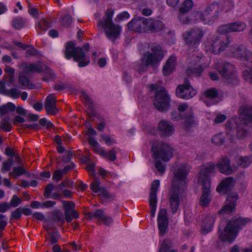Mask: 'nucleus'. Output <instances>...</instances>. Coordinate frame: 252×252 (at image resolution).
<instances>
[{
	"label": "nucleus",
	"mask_w": 252,
	"mask_h": 252,
	"mask_svg": "<svg viewBox=\"0 0 252 252\" xmlns=\"http://www.w3.org/2000/svg\"><path fill=\"white\" fill-rule=\"evenodd\" d=\"M27 171L24 167V165L14 167L12 171L9 173V176L19 177L26 173Z\"/></svg>",
	"instance_id": "nucleus-46"
},
{
	"label": "nucleus",
	"mask_w": 252,
	"mask_h": 252,
	"mask_svg": "<svg viewBox=\"0 0 252 252\" xmlns=\"http://www.w3.org/2000/svg\"><path fill=\"white\" fill-rule=\"evenodd\" d=\"M189 171V166L182 163L174 172V177L172 182V189L170 191L169 201L171 213L175 214L179 207V193L184 190L187 184V176Z\"/></svg>",
	"instance_id": "nucleus-1"
},
{
	"label": "nucleus",
	"mask_w": 252,
	"mask_h": 252,
	"mask_svg": "<svg viewBox=\"0 0 252 252\" xmlns=\"http://www.w3.org/2000/svg\"><path fill=\"white\" fill-rule=\"evenodd\" d=\"M238 198V194L235 192L229 194L227 197L225 205L220 210L219 213L224 212L229 214L233 211L235 209L236 201Z\"/></svg>",
	"instance_id": "nucleus-24"
},
{
	"label": "nucleus",
	"mask_w": 252,
	"mask_h": 252,
	"mask_svg": "<svg viewBox=\"0 0 252 252\" xmlns=\"http://www.w3.org/2000/svg\"><path fill=\"white\" fill-rule=\"evenodd\" d=\"M217 69L224 79H235L238 77L234 65L227 62H223L217 66Z\"/></svg>",
	"instance_id": "nucleus-15"
},
{
	"label": "nucleus",
	"mask_w": 252,
	"mask_h": 252,
	"mask_svg": "<svg viewBox=\"0 0 252 252\" xmlns=\"http://www.w3.org/2000/svg\"><path fill=\"white\" fill-rule=\"evenodd\" d=\"M215 218V214H210L205 217L202 224L201 232L202 234L206 235L212 231Z\"/></svg>",
	"instance_id": "nucleus-31"
},
{
	"label": "nucleus",
	"mask_w": 252,
	"mask_h": 252,
	"mask_svg": "<svg viewBox=\"0 0 252 252\" xmlns=\"http://www.w3.org/2000/svg\"><path fill=\"white\" fill-rule=\"evenodd\" d=\"M251 159L247 157H241L237 159L238 165L242 168L247 167L251 164Z\"/></svg>",
	"instance_id": "nucleus-49"
},
{
	"label": "nucleus",
	"mask_w": 252,
	"mask_h": 252,
	"mask_svg": "<svg viewBox=\"0 0 252 252\" xmlns=\"http://www.w3.org/2000/svg\"><path fill=\"white\" fill-rule=\"evenodd\" d=\"M160 184L159 181L156 180L151 184L150 189L149 205L151 208V216L152 218L155 216L157 204V192Z\"/></svg>",
	"instance_id": "nucleus-18"
},
{
	"label": "nucleus",
	"mask_w": 252,
	"mask_h": 252,
	"mask_svg": "<svg viewBox=\"0 0 252 252\" xmlns=\"http://www.w3.org/2000/svg\"><path fill=\"white\" fill-rule=\"evenodd\" d=\"M152 151L153 157L156 159L161 158L164 161H168L172 157V149L170 146L157 140L153 141Z\"/></svg>",
	"instance_id": "nucleus-9"
},
{
	"label": "nucleus",
	"mask_w": 252,
	"mask_h": 252,
	"mask_svg": "<svg viewBox=\"0 0 252 252\" xmlns=\"http://www.w3.org/2000/svg\"><path fill=\"white\" fill-rule=\"evenodd\" d=\"M64 174L62 173L61 169L55 170L53 174L52 179L56 182H59L63 178Z\"/></svg>",
	"instance_id": "nucleus-55"
},
{
	"label": "nucleus",
	"mask_w": 252,
	"mask_h": 252,
	"mask_svg": "<svg viewBox=\"0 0 252 252\" xmlns=\"http://www.w3.org/2000/svg\"><path fill=\"white\" fill-rule=\"evenodd\" d=\"M56 98L55 94H50L46 97L44 103V107L47 114L55 115L58 112V109L56 106Z\"/></svg>",
	"instance_id": "nucleus-26"
},
{
	"label": "nucleus",
	"mask_w": 252,
	"mask_h": 252,
	"mask_svg": "<svg viewBox=\"0 0 252 252\" xmlns=\"http://www.w3.org/2000/svg\"><path fill=\"white\" fill-rule=\"evenodd\" d=\"M5 75H4L5 79H14L15 69L9 66H6L4 68Z\"/></svg>",
	"instance_id": "nucleus-53"
},
{
	"label": "nucleus",
	"mask_w": 252,
	"mask_h": 252,
	"mask_svg": "<svg viewBox=\"0 0 252 252\" xmlns=\"http://www.w3.org/2000/svg\"><path fill=\"white\" fill-rule=\"evenodd\" d=\"M176 66V58L171 56L166 61L162 68V73L164 76H168L173 73Z\"/></svg>",
	"instance_id": "nucleus-33"
},
{
	"label": "nucleus",
	"mask_w": 252,
	"mask_h": 252,
	"mask_svg": "<svg viewBox=\"0 0 252 252\" xmlns=\"http://www.w3.org/2000/svg\"><path fill=\"white\" fill-rule=\"evenodd\" d=\"M173 244L171 240L165 239L161 243L158 252H177L173 249Z\"/></svg>",
	"instance_id": "nucleus-38"
},
{
	"label": "nucleus",
	"mask_w": 252,
	"mask_h": 252,
	"mask_svg": "<svg viewBox=\"0 0 252 252\" xmlns=\"http://www.w3.org/2000/svg\"><path fill=\"white\" fill-rule=\"evenodd\" d=\"M12 42L16 45L18 46L20 48H21L22 49L24 50H26L27 48H29L27 50V53L32 56H38L39 54V52L37 50H36L34 47H33L32 45H28L24 44L22 42H18L15 40H13Z\"/></svg>",
	"instance_id": "nucleus-40"
},
{
	"label": "nucleus",
	"mask_w": 252,
	"mask_h": 252,
	"mask_svg": "<svg viewBox=\"0 0 252 252\" xmlns=\"http://www.w3.org/2000/svg\"><path fill=\"white\" fill-rule=\"evenodd\" d=\"M233 178L229 177L221 181L217 188L219 192L226 193L233 186Z\"/></svg>",
	"instance_id": "nucleus-34"
},
{
	"label": "nucleus",
	"mask_w": 252,
	"mask_h": 252,
	"mask_svg": "<svg viewBox=\"0 0 252 252\" xmlns=\"http://www.w3.org/2000/svg\"><path fill=\"white\" fill-rule=\"evenodd\" d=\"M222 6L225 9L226 12L231 10L234 7V4L232 1L230 0H223L222 2Z\"/></svg>",
	"instance_id": "nucleus-59"
},
{
	"label": "nucleus",
	"mask_w": 252,
	"mask_h": 252,
	"mask_svg": "<svg viewBox=\"0 0 252 252\" xmlns=\"http://www.w3.org/2000/svg\"><path fill=\"white\" fill-rule=\"evenodd\" d=\"M249 124L242 121L240 119H232L226 123V130L230 143L234 141V133L236 131L238 138H243L248 134L247 126Z\"/></svg>",
	"instance_id": "nucleus-8"
},
{
	"label": "nucleus",
	"mask_w": 252,
	"mask_h": 252,
	"mask_svg": "<svg viewBox=\"0 0 252 252\" xmlns=\"http://www.w3.org/2000/svg\"><path fill=\"white\" fill-rule=\"evenodd\" d=\"M73 181L66 179L62 181L60 184L55 186V188L57 189L62 190L64 187L72 188L73 186Z\"/></svg>",
	"instance_id": "nucleus-52"
},
{
	"label": "nucleus",
	"mask_w": 252,
	"mask_h": 252,
	"mask_svg": "<svg viewBox=\"0 0 252 252\" xmlns=\"http://www.w3.org/2000/svg\"><path fill=\"white\" fill-rule=\"evenodd\" d=\"M219 93L216 89L211 88L207 89L203 93L204 97V102L207 106L215 104L216 102L214 100L218 97Z\"/></svg>",
	"instance_id": "nucleus-28"
},
{
	"label": "nucleus",
	"mask_w": 252,
	"mask_h": 252,
	"mask_svg": "<svg viewBox=\"0 0 252 252\" xmlns=\"http://www.w3.org/2000/svg\"><path fill=\"white\" fill-rule=\"evenodd\" d=\"M164 57L163 52L160 46L153 44L151 52H145L141 59V67L139 71H145L148 66L156 68Z\"/></svg>",
	"instance_id": "nucleus-5"
},
{
	"label": "nucleus",
	"mask_w": 252,
	"mask_h": 252,
	"mask_svg": "<svg viewBox=\"0 0 252 252\" xmlns=\"http://www.w3.org/2000/svg\"><path fill=\"white\" fill-rule=\"evenodd\" d=\"M229 44V39L223 35H214L212 39V48L215 54L224 51Z\"/></svg>",
	"instance_id": "nucleus-16"
},
{
	"label": "nucleus",
	"mask_w": 252,
	"mask_h": 252,
	"mask_svg": "<svg viewBox=\"0 0 252 252\" xmlns=\"http://www.w3.org/2000/svg\"><path fill=\"white\" fill-rule=\"evenodd\" d=\"M16 109L15 105L12 102H8L7 104L0 106V114L3 115L8 112H13Z\"/></svg>",
	"instance_id": "nucleus-45"
},
{
	"label": "nucleus",
	"mask_w": 252,
	"mask_h": 252,
	"mask_svg": "<svg viewBox=\"0 0 252 252\" xmlns=\"http://www.w3.org/2000/svg\"><path fill=\"white\" fill-rule=\"evenodd\" d=\"M183 119L184 120L183 128L187 131L189 130L191 127L196 124L192 109H190L186 113Z\"/></svg>",
	"instance_id": "nucleus-32"
},
{
	"label": "nucleus",
	"mask_w": 252,
	"mask_h": 252,
	"mask_svg": "<svg viewBox=\"0 0 252 252\" xmlns=\"http://www.w3.org/2000/svg\"><path fill=\"white\" fill-rule=\"evenodd\" d=\"M196 94V90L191 86L188 80L179 85L176 90V96L183 99H189L194 97Z\"/></svg>",
	"instance_id": "nucleus-14"
},
{
	"label": "nucleus",
	"mask_w": 252,
	"mask_h": 252,
	"mask_svg": "<svg viewBox=\"0 0 252 252\" xmlns=\"http://www.w3.org/2000/svg\"><path fill=\"white\" fill-rule=\"evenodd\" d=\"M54 89L56 91H62L67 89L68 91H70L72 93L75 91L74 87L68 82H61L59 84H55L54 86Z\"/></svg>",
	"instance_id": "nucleus-42"
},
{
	"label": "nucleus",
	"mask_w": 252,
	"mask_h": 252,
	"mask_svg": "<svg viewBox=\"0 0 252 252\" xmlns=\"http://www.w3.org/2000/svg\"><path fill=\"white\" fill-rule=\"evenodd\" d=\"M90 48V44L88 43H85L82 48L76 46L73 41H68L65 45L64 53L65 58L68 60L72 58L74 62L78 63V66L80 67L86 66L90 63V60L87 57L83 48L86 52H88Z\"/></svg>",
	"instance_id": "nucleus-2"
},
{
	"label": "nucleus",
	"mask_w": 252,
	"mask_h": 252,
	"mask_svg": "<svg viewBox=\"0 0 252 252\" xmlns=\"http://www.w3.org/2000/svg\"><path fill=\"white\" fill-rule=\"evenodd\" d=\"M63 205V208L64 211V219L67 222L71 221L72 219H76L79 218L78 213L75 210V204L72 201H62Z\"/></svg>",
	"instance_id": "nucleus-20"
},
{
	"label": "nucleus",
	"mask_w": 252,
	"mask_h": 252,
	"mask_svg": "<svg viewBox=\"0 0 252 252\" xmlns=\"http://www.w3.org/2000/svg\"><path fill=\"white\" fill-rule=\"evenodd\" d=\"M158 223L159 234L163 236L166 232L168 225V219L165 209H160L158 214Z\"/></svg>",
	"instance_id": "nucleus-23"
},
{
	"label": "nucleus",
	"mask_w": 252,
	"mask_h": 252,
	"mask_svg": "<svg viewBox=\"0 0 252 252\" xmlns=\"http://www.w3.org/2000/svg\"><path fill=\"white\" fill-rule=\"evenodd\" d=\"M0 127L5 131H10L12 125L10 122V119L8 117L3 119L1 121Z\"/></svg>",
	"instance_id": "nucleus-51"
},
{
	"label": "nucleus",
	"mask_w": 252,
	"mask_h": 252,
	"mask_svg": "<svg viewBox=\"0 0 252 252\" xmlns=\"http://www.w3.org/2000/svg\"><path fill=\"white\" fill-rule=\"evenodd\" d=\"M100 193L98 194L99 196H102L105 198H111L112 199L116 197L114 194H111L107 191L105 189L102 188L100 190Z\"/></svg>",
	"instance_id": "nucleus-61"
},
{
	"label": "nucleus",
	"mask_w": 252,
	"mask_h": 252,
	"mask_svg": "<svg viewBox=\"0 0 252 252\" xmlns=\"http://www.w3.org/2000/svg\"><path fill=\"white\" fill-rule=\"evenodd\" d=\"M247 26L245 22L241 21H237L220 26L219 31L222 34L232 32H241L246 29Z\"/></svg>",
	"instance_id": "nucleus-17"
},
{
	"label": "nucleus",
	"mask_w": 252,
	"mask_h": 252,
	"mask_svg": "<svg viewBox=\"0 0 252 252\" xmlns=\"http://www.w3.org/2000/svg\"><path fill=\"white\" fill-rule=\"evenodd\" d=\"M163 23L159 20L147 18V31L156 32L160 31L163 28Z\"/></svg>",
	"instance_id": "nucleus-35"
},
{
	"label": "nucleus",
	"mask_w": 252,
	"mask_h": 252,
	"mask_svg": "<svg viewBox=\"0 0 252 252\" xmlns=\"http://www.w3.org/2000/svg\"><path fill=\"white\" fill-rule=\"evenodd\" d=\"M217 166L220 173L226 175H230L234 172L231 166L230 160L227 157H222L218 161Z\"/></svg>",
	"instance_id": "nucleus-25"
},
{
	"label": "nucleus",
	"mask_w": 252,
	"mask_h": 252,
	"mask_svg": "<svg viewBox=\"0 0 252 252\" xmlns=\"http://www.w3.org/2000/svg\"><path fill=\"white\" fill-rule=\"evenodd\" d=\"M81 97L85 100V102L87 105L90 112L94 115V108L92 98L84 91H82L81 93Z\"/></svg>",
	"instance_id": "nucleus-43"
},
{
	"label": "nucleus",
	"mask_w": 252,
	"mask_h": 252,
	"mask_svg": "<svg viewBox=\"0 0 252 252\" xmlns=\"http://www.w3.org/2000/svg\"><path fill=\"white\" fill-rule=\"evenodd\" d=\"M201 185H202V192L200 198L199 205L203 207H205L209 204L211 200L210 196L211 185H209L208 183L207 184Z\"/></svg>",
	"instance_id": "nucleus-29"
},
{
	"label": "nucleus",
	"mask_w": 252,
	"mask_h": 252,
	"mask_svg": "<svg viewBox=\"0 0 252 252\" xmlns=\"http://www.w3.org/2000/svg\"><path fill=\"white\" fill-rule=\"evenodd\" d=\"M204 32L199 28L195 27L185 32L183 36L186 44L190 48H196L204 36Z\"/></svg>",
	"instance_id": "nucleus-10"
},
{
	"label": "nucleus",
	"mask_w": 252,
	"mask_h": 252,
	"mask_svg": "<svg viewBox=\"0 0 252 252\" xmlns=\"http://www.w3.org/2000/svg\"><path fill=\"white\" fill-rule=\"evenodd\" d=\"M51 27L50 24L45 19L39 22L38 28L42 31H46Z\"/></svg>",
	"instance_id": "nucleus-62"
},
{
	"label": "nucleus",
	"mask_w": 252,
	"mask_h": 252,
	"mask_svg": "<svg viewBox=\"0 0 252 252\" xmlns=\"http://www.w3.org/2000/svg\"><path fill=\"white\" fill-rule=\"evenodd\" d=\"M18 81L20 88L21 89H33L36 87V85L32 82L31 80H18Z\"/></svg>",
	"instance_id": "nucleus-48"
},
{
	"label": "nucleus",
	"mask_w": 252,
	"mask_h": 252,
	"mask_svg": "<svg viewBox=\"0 0 252 252\" xmlns=\"http://www.w3.org/2000/svg\"><path fill=\"white\" fill-rule=\"evenodd\" d=\"M93 215L94 218H95L98 220H101L104 215V212L102 210L97 209L94 212H93Z\"/></svg>",
	"instance_id": "nucleus-64"
},
{
	"label": "nucleus",
	"mask_w": 252,
	"mask_h": 252,
	"mask_svg": "<svg viewBox=\"0 0 252 252\" xmlns=\"http://www.w3.org/2000/svg\"><path fill=\"white\" fill-rule=\"evenodd\" d=\"M129 30L138 32L147 31V18L144 17H136L133 18L127 24Z\"/></svg>",
	"instance_id": "nucleus-21"
},
{
	"label": "nucleus",
	"mask_w": 252,
	"mask_h": 252,
	"mask_svg": "<svg viewBox=\"0 0 252 252\" xmlns=\"http://www.w3.org/2000/svg\"><path fill=\"white\" fill-rule=\"evenodd\" d=\"M192 60L195 61L193 65L187 68L185 73L188 77H199L201 76L204 69L208 67L207 63L202 62L201 58L199 56L193 54L191 58Z\"/></svg>",
	"instance_id": "nucleus-11"
},
{
	"label": "nucleus",
	"mask_w": 252,
	"mask_h": 252,
	"mask_svg": "<svg viewBox=\"0 0 252 252\" xmlns=\"http://www.w3.org/2000/svg\"><path fill=\"white\" fill-rule=\"evenodd\" d=\"M72 21V17L70 15H66L62 19V24L64 27H69L71 24Z\"/></svg>",
	"instance_id": "nucleus-54"
},
{
	"label": "nucleus",
	"mask_w": 252,
	"mask_h": 252,
	"mask_svg": "<svg viewBox=\"0 0 252 252\" xmlns=\"http://www.w3.org/2000/svg\"><path fill=\"white\" fill-rule=\"evenodd\" d=\"M215 165L212 162L208 163L202 166L198 175V181L201 184L211 185L209 175L215 171Z\"/></svg>",
	"instance_id": "nucleus-19"
},
{
	"label": "nucleus",
	"mask_w": 252,
	"mask_h": 252,
	"mask_svg": "<svg viewBox=\"0 0 252 252\" xmlns=\"http://www.w3.org/2000/svg\"><path fill=\"white\" fill-rule=\"evenodd\" d=\"M55 188V186L52 184H49L47 185L45 188L44 192V196L46 198H49L51 196V193L54 189Z\"/></svg>",
	"instance_id": "nucleus-56"
},
{
	"label": "nucleus",
	"mask_w": 252,
	"mask_h": 252,
	"mask_svg": "<svg viewBox=\"0 0 252 252\" xmlns=\"http://www.w3.org/2000/svg\"><path fill=\"white\" fill-rule=\"evenodd\" d=\"M50 235V242L51 244H54L58 242L60 236L57 232L50 233L48 232Z\"/></svg>",
	"instance_id": "nucleus-63"
},
{
	"label": "nucleus",
	"mask_w": 252,
	"mask_h": 252,
	"mask_svg": "<svg viewBox=\"0 0 252 252\" xmlns=\"http://www.w3.org/2000/svg\"><path fill=\"white\" fill-rule=\"evenodd\" d=\"M21 200L17 195H14L13 196L11 200H10L9 205L10 208L11 207H16L21 203Z\"/></svg>",
	"instance_id": "nucleus-58"
},
{
	"label": "nucleus",
	"mask_w": 252,
	"mask_h": 252,
	"mask_svg": "<svg viewBox=\"0 0 252 252\" xmlns=\"http://www.w3.org/2000/svg\"><path fill=\"white\" fill-rule=\"evenodd\" d=\"M193 5V1L191 0H186L179 8V13L178 18L180 20V17H184L185 14L188 12L192 8Z\"/></svg>",
	"instance_id": "nucleus-39"
},
{
	"label": "nucleus",
	"mask_w": 252,
	"mask_h": 252,
	"mask_svg": "<svg viewBox=\"0 0 252 252\" xmlns=\"http://www.w3.org/2000/svg\"><path fill=\"white\" fill-rule=\"evenodd\" d=\"M201 12L199 11L192 12L189 16L180 17V21L183 24H188L196 22L199 19L201 21Z\"/></svg>",
	"instance_id": "nucleus-36"
},
{
	"label": "nucleus",
	"mask_w": 252,
	"mask_h": 252,
	"mask_svg": "<svg viewBox=\"0 0 252 252\" xmlns=\"http://www.w3.org/2000/svg\"><path fill=\"white\" fill-rule=\"evenodd\" d=\"M88 140L89 143L92 145L93 150L95 152L99 154L103 157H107V153L100 147L99 144L94 137L89 136Z\"/></svg>",
	"instance_id": "nucleus-37"
},
{
	"label": "nucleus",
	"mask_w": 252,
	"mask_h": 252,
	"mask_svg": "<svg viewBox=\"0 0 252 252\" xmlns=\"http://www.w3.org/2000/svg\"><path fill=\"white\" fill-rule=\"evenodd\" d=\"M52 220L55 222H60L63 224L65 221L63 213L59 210H55L52 213Z\"/></svg>",
	"instance_id": "nucleus-44"
},
{
	"label": "nucleus",
	"mask_w": 252,
	"mask_h": 252,
	"mask_svg": "<svg viewBox=\"0 0 252 252\" xmlns=\"http://www.w3.org/2000/svg\"><path fill=\"white\" fill-rule=\"evenodd\" d=\"M238 111L240 117L238 119L247 122V124L252 123V105H242Z\"/></svg>",
	"instance_id": "nucleus-27"
},
{
	"label": "nucleus",
	"mask_w": 252,
	"mask_h": 252,
	"mask_svg": "<svg viewBox=\"0 0 252 252\" xmlns=\"http://www.w3.org/2000/svg\"><path fill=\"white\" fill-rule=\"evenodd\" d=\"M20 71L19 72V79H27V76L35 73H40L44 71L47 79L56 77L54 72L45 64L38 62L36 63H23L20 65ZM42 79H46L44 77Z\"/></svg>",
	"instance_id": "nucleus-3"
},
{
	"label": "nucleus",
	"mask_w": 252,
	"mask_h": 252,
	"mask_svg": "<svg viewBox=\"0 0 252 252\" xmlns=\"http://www.w3.org/2000/svg\"><path fill=\"white\" fill-rule=\"evenodd\" d=\"M151 91H155L154 105L159 111H167L169 108L170 97L167 91L158 84H152L149 86Z\"/></svg>",
	"instance_id": "nucleus-7"
},
{
	"label": "nucleus",
	"mask_w": 252,
	"mask_h": 252,
	"mask_svg": "<svg viewBox=\"0 0 252 252\" xmlns=\"http://www.w3.org/2000/svg\"><path fill=\"white\" fill-rule=\"evenodd\" d=\"M219 5L217 3H212L201 12V21L205 24L213 23L219 17Z\"/></svg>",
	"instance_id": "nucleus-13"
},
{
	"label": "nucleus",
	"mask_w": 252,
	"mask_h": 252,
	"mask_svg": "<svg viewBox=\"0 0 252 252\" xmlns=\"http://www.w3.org/2000/svg\"><path fill=\"white\" fill-rule=\"evenodd\" d=\"M226 135L228 136L227 134H225L223 133H219L216 134L213 136H212L211 138V141L215 145L221 146L225 143L226 141Z\"/></svg>",
	"instance_id": "nucleus-41"
},
{
	"label": "nucleus",
	"mask_w": 252,
	"mask_h": 252,
	"mask_svg": "<svg viewBox=\"0 0 252 252\" xmlns=\"http://www.w3.org/2000/svg\"><path fill=\"white\" fill-rule=\"evenodd\" d=\"M229 51L233 57L244 60L252 67V52L248 50L243 45H233L229 47Z\"/></svg>",
	"instance_id": "nucleus-12"
},
{
	"label": "nucleus",
	"mask_w": 252,
	"mask_h": 252,
	"mask_svg": "<svg viewBox=\"0 0 252 252\" xmlns=\"http://www.w3.org/2000/svg\"><path fill=\"white\" fill-rule=\"evenodd\" d=\"M7 80H0V94L8 96L12 98L17 99L21 95V91L15 88L8 90L6 89L5 84L7 83V85L10 86V84L13 85L16 80H9V83L7 82Z\"/></svg>",
	"instance_id": "nucleus-22"
},
{
	"label": "nucleus",
	"mask_w": 252,
	"mask_h": 252,
	"mask_svg": "<svg viewBox=\"0 0 252 252\" xmlns=\"http://www.w3.org/2000/svg\"><path fill=\"white\" fill-rule=\"evenodd\" d=\"M25 20L21 17L14 18L12 21V26L16 30H20L25 26Z\"/></svg>",
	"instance_id": "nucleus-47"
},
{
	"label": "nucleus",
	"mask_w": 252,
	"mask_h": 252,
	"mask_svg": "<svg viewBox=\"0 0 252 252\" xmlns=\"http://www.w3.org/2000/svg\"><path fill=\"white\" fill-rule=\"evenodd\" d=\"M114 11L108 9L102 20L99 21L98 26L101 27L105 31L106 35L110 39L116 40L121 32V27L118 25H115L112 21Z\"/></svg>",
	"instance_id": "nucleus-6"
},
{
	"label": "nucleus",
	"mask_w": 252,
	"mask_h": 252,
	"mask_svg": "<svg viewBox=\"0 0 252 252\" xmlns=\"http://www.w3.org/2000/svg\"><path fill=\"white\" fill-rule=\"evenodd\" d=\"M158 128L163 136H169L173 134L175 129L173 124L169 121L162 120L158 124Z\"/></svg>",
	"instance_id": "nucleus-30"
},
{
	"label": "nucleus",
	"mask_w": 252,
	"mask_h": 252,
	"mask_svg": "<svg viewBox=\"0 0 252 252\" xmlns=\"http://www.w3.org/2000/svg\"><path fill=\"white\" fill-rule=\"evenodd\" d=\"M22 214L21 208H18L12 212L10 220H18L21 218Z\"/></svg>",
	"instance_id": "nucleus-57"
},
{
	"label": "nucleus",
	"mask_w": 252,
	"mask_h": 252,
	"mask_svg": "<svg viewBox=\"0 0 252 252\" xmlns=\"http://www.w3.org/2000/svg\"><path fill=\"white\" fill-rule=\"evenodd\" d=\"M250 221V220L247 218L231 219L227 223L223 231L219 232L220 239L222 241L232 243L237 237L238 231Z\"/></svg>",
	"instance_id": "nucleus-4"
},
{
	"label": "nucleus",
	"mask_w": 252,
	"mask_h": 252,
	"mask_svg": "<svg viewBox=\"0 0 252 252\" xmlns=\"http://www.w3.org/2000/svg\"><path fill=\"white\" fill-rule=\"evenodd\" d=\"M14 159L13 158H9L7 160L2 162L1 171L2 173H5L10 170L13 164Z\"/></svg>",
	"instance_id": "nucleus-50"
},
{
	"label": "nucleus",
	"mask_w": 252,
	"mask_h": 252,
	"mask_svg": "<svg viewBox=\"0 0 252 252\" xmlns=\"http://www.w3.org/2000/svg\"><path fill=\"white\" fill-rule=\"evenodd\" d=\"M99 181L97 179H95L91 185V189L95 193L100 192L101 189L99 188Z\"/></svg>",
	"instance_id": "nucleus-60"
}]
</instances>
